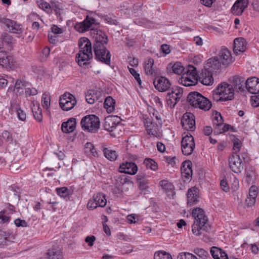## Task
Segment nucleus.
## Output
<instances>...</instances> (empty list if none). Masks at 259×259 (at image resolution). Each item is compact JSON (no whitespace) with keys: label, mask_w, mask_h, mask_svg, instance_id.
<instances>
[{"label":"nucleus","mask_w":259,"mask_h":259,"mask_svg":"<svg viewBox=\"0 0 259 259\" xmlns=\"http://www.w3.org/2000/svg\"><path fill=\"white\" fill-rule=\"evenodd\" d=\"M103 153L104 156L110 161H114L116 160L117 157V154L116 151L112 150L107 148H104Z\"/></svg>","instance_id":"nucleus-36"},{"label":"nucleus","mask_w":259,"mask_h":259,"mask_svg":"<svg viewBox=\"0 0 259 259\" xmlns=\"http://www.w3.org/2000/svg\"><path fill=\"white\" fill-rule=\"evenodd\" d=\"M198 80L204 85H211L214 81L212 73L207 69H202L201 73L198 75Z\"/></svg>","instance_id":"nucleus-19"},{"label":"nucleus","mask_w":259,"mask_h":259,"mask_svg":"<svg viewBox=\"0 0 259 259\" xmlns=\"http://www.w3.org/2000/svg\"><path fill=\"white\" fill-rule=\"evenodd\" d=\"M172 69L173 72L177 74H180L185 70V68L180 62L175 63L172 66Z\"/></svg>","instance_id":"nucleus-48"},{"label":"nucleus","mask_w":259,"mask_h":259,"mask_svg":"<svg viewBox=\"0 0 259 259\" xmlns=\"http://www.w3.org/2000/svg\"><path fill=\"white\" fill-rule=\"evenodd\" d=\"M102 19L107 23L112 25H118V22L114 18L108 15H105L102 17Z\"/></svg>","instance_id":"nucleus-51"},{"label":"nucleus","mask_w":259,"mask_h":259,"mask_svg":"<svg viewBox=\"0 0 259 259\" xmlns=\"http://www.w3.org/2000/svg\"><path fill=\"white\" fill-rule=\"evenodd\" d=\"M96 240V237L94 236H88L85 238V241L88 243L89 246H92Z\"/></svg>","instance_id":"nucleus-63"},{"label":"nucleus","mask_w":259,"mask_h":259,"mask_svg":"<svg viewBox=\"0 0 259 259\" xmlns=\"http://www.w3.org/2000/svg\"><path fill=\"white\" fill-rule=\"evenodd\" d=\"M107 204L105 195L102 193H98L94 194L93 198L89 201L87 207L89 209H94L98 207H103Z\"/></svg>","instance_id":"nucleus-10"},{"label":"nucleus","mask_w":259,"mask_h":259,"mask_svg":"<svg viewBox=\"0 0 259 259\" xmlns=\"http://www.w3.org/2000/svg\"><path fill=\"white\" fill-rule=\"evenodd\" d=\"M232 11L235 15H241L243 13V0H237L232 8Z\"/></svg>","instance_id":"nucleus-35"},{"label":"nucleus","mask_w":259,"mask_h":259,"mask_svg":"<svg viewBox=\"0 0 259 259\" xmlns=\"http://www.w3.org/2000/svg\"><path fill=\"white\" fill-rule=\"evenodd\" d=\"M259 193L258 188L252 185L249 189L247 197L245 200V208H251L253 209L255 208L256 201V198Z\"/></svg>","instance_id":"nucleus-9"},{"label":"nucleus","mask_w":259,"mask_h":259,"mask_svg":"<svg viewBox=\"0 0 259 259\" xmlns=\"http://www.w3.org/2000/svg\"><path fill=\"white\" fill-rule=\"evenodd\" d=\"M94 51L97 60L106 64H110L111 54L105 47H103V48H94Z\"/></svg>","instance_id":"nucleus-12"},{"label":"nucleus","mask_w":259,"mask_h":259,"mask_svg":"<svg viewBox=\"0 0 259 259\" xmlns=\"http://www.w3.org/2000/svg\"><path fill=\"white\" fill-rule=\"evenodd\" d=\"M250 102L252 107H257L259 106V94L252 96L250 97Z\"/></svg>","instance_id":"nucleus-54"},{"label":"nucleus","mask_w":259,"mask_h":259,"mask_svg":"<svg viewBox=\"0 0 259 259\" xmlns=\"http://www.w3.org/2000/svg\"><path fill=\"white\" fill-rule=\"evenodd\" d=\"M16 111L19 119L21 120L24 121L26 118V114L23 110L20 108H16Z\"/></svg>","instance_id":"nucleus-55"},{"label":"nucleus","mask_w":259,"mask_h":259,"mask_svg":"<svg viewBox=\"0 0 259 259\" xmlns=\"http://www.w3.org/2000/svg\"><path fill=\"white\" fill-rule=\"evenodd\" d=\"M79 41V51L78 52L93 54L92 50V44L88 39H83Z\"/></svg>","instance_id":"nucleus-31"},{"label":"nucleus","mask_w":259,"mask_h":259,"mask_svg":"<svg viewBox=\"0 0 259 259\" xmlns=\"http://www.w3.org/2000/svg\"><path fill=\"white\" fill-rule=\"evenodd\" d=\"M231 84L234 91L236 92H243V78L239 76H234L231 79Z\"/></svg>","instance_id":"nucleus-30"},{"label":"nucleus","mask_w":259,"mask_h":259,"mask_svg":"<svg viewBox=\"0 0 259 259\" xmlns=\"http://www.w3.org/2000/svg\"><path fill=\"white\" fill-rule=\"evenodd\" d=\"M182 175L184 177L189 179L192 176L191 163L190 161H185L182 163L181 167Z\"/></svg>","instance_id":"nucleus-29"},{"label":"nucleus","mask_w":259,"mask_h":259,"mask_svg":"<svg viewBox=\"0 0 259 259\" xmlns=\"http://www.w3.org/2000/svg\"><path fill=\"white\" fill-rule=\"evenodd\" d=\"M25 85V81L21 79H18L15 83V88L17 90L22 89V88Z\"/></svg>","instance_id":"nucleus-62"},{"label":"nucleus","mask_w":259,"mask_h":259,"mask_svg":"<svg viewBox=\"0 0 259 259\" xmlns=\"http://www.w3.org/2000/svg\"><path fill=\"white\" fill-rule=\"evenodd\" d=\"M219 60L224 65H228L232 62V58L230 51L225 47H222L219 55Z\"/></svg>","instance_id":"nucleus-22"},{"label":"nucleus","mask_w":259,"mask_h":259,"mask_svg":"<svg viewBox=\"0 0 259 259\" xmlns=\"http://www.w3.org/2000/svg\"><path fill=\"white\" fill-rule=\"evenodd\" d=\"M195 253L201 257L206 256L208 252L203 249L197 248L195 250Z\"/></svg>","instance_id":"nucleus-64"},{"label":"nucleus","mask_w":259,"mask_h":259,"mask_svg":"<svg viewBox=\"0 0 259 259\" xmlns=\"http://www.w3.org/2000/svg\"><path fill=\"white\" fill-rule=\"evenodd\" d=\"M154 64V60L152 58H149L146 62L145 65V71L147 75H152L153 73V66Z\"/></svg>","instance_id":"nucleus-39"},{"label":"nucleus","mask_w":259,"mask_h":259,"mask_svg":"<svg viewBox=\"0 0 259 259\" xmlns=\"http://www.w3.org/2000/svg\"><path fill=\"white\" fill-rule=\"evenodd\" d=\"M224 120L220 113L217 112L213 119V125H216L218 127L222 126L223 124Z\"/></svg>","instance_id":"nucleus-49"},{"label":"nucleus","mask_w":259,"mask_h":259,"mask_svg":"<svg viewBox=\"0 0 259 259\" xmlns=\"http://www.w3.org/2000/svg\"><path fill=\"white\" fill-rule=\"evenodd\" d=\"M138 183H139V188L142 190H146L148 188V179H146L144 181H140Z\"/></svg>","instance_id":"nucleus-61"},{"label":"nucleus","mask_w":259,"mask_h":259,"mask_svg":"<svg viewBox=\"0 0 259 259\" xmlns=\"http://www.w3.org/2000/svg\"><path fill=\"white\" fill-rule=\"evenodd\" d=\"M187 101L192 106L204 111L209 110L212 106L208 99L197 92L190 93L187 96Z\"/></svg>","instance_id":"nucleus-2"},{"label":"nucleus","mask_w":259,"mask_h":259,"mask_svg":"<svg viewBox=\"0 0 259 259\" xmlns=\"http://www.w3.org/2000/svg\"><path fill=\"white\" fill-rule=\"evenodd\" d=\"M115 117L108 116L105 118L103 123L104 128L108 132H112L117 126Z\"/></svg>","instance_id":"nucleus-27"},{"label":"nucleus","mask_w":259,"mask_h":259,"mask_svg":"<svg viewBox=\"0 0 259 259\" xmlns=\"http://www.w3.org/2000/svg\"><path fill=\"white\" fill-rule=\"evenodd\" d=\"M91 33L93 34L95 38V43L93 48H102L105 47L108 43V37L104 32L94 28L91 29Z\"/></svg>","instance_id":"nucleus-8"},{"label":"nucleus","mask_w":259,"mask_h":259,"mask_svg":"<svg viewBox=\"0 0 259 259\" xmlns=\"http://www.w3.org/2000/svg\"><path fill=\"white\" fill-rule=\"evenodd\" d=\"M195 219L193 225L192 226L193 233L196 236L202 234L204 232H208L210 227L207 223L208 219L205 214L203 209L196 208L193 210L192 212Z\"/></svg>","instance_id":"nucleus-1"},{"label":"nucleus","mask_w":259,"mask_h":259,"mask_svg":"<svg viewBox=\"0 0 259 259\" xmlns=\"http://www.w3.org/2000/svg\"><path fill=\"white\" fill-rule=\"evenodd\" d=\"M14 223H15V225L18 227H26L27 226V222L25 220H21L20 219H16L14 221Z\"/></svg>","instance_id":"nucleus-59"},{"label":"nucleus","mask_w":259,"mask_h":259,"mask_svg":"<svg viewBox=\"0 0 259 259\" xmlns=\"http://www.w3.org/2000/svg\"><path fill=\"white\" fill-rule=\"evenodd\" d=\"M154 259H172V257L168 253L165 251H158L155 253Z\"/></svg>","instance_id":"nucleus-46"},{"label":"nucleus","mask_w":259,"mask_h":259,"mask_svg":"<svg viewBox=\"0 0 259 259\" xmlns=\"http://www.w3.org/2000/svg\"><path fill=\"white\" fill-rule=\"evenodd\" d=\"M199 196L198 195L197 189L195 187H192L189 189L187 193L188 204L192 205L196 204L198 201Z\"/></svg>","instance_id":"nucleus-24"},{"label":"nucleus","mask_w":259,"mask_h":259,"mask_svg":"<svg viewBox=\"0 0 259 259\" xmlns=\"http://www.w3.org/2000/svg\"><path fill=\"white\" fill-rule=\"evenodd\" d=\"M233 52L236 55L243 52V38L238 37L234 40Z\"/></svg>","instance_id":"nucleus-33"},{"label":"nucleus","mask_w":259,"mask_h":259,"mask_svg":"<svg viewBox=\"0 0 259 259\" xmlns=\"http://www.w3.org/2000/svg\"><path fill=\"white\" fill-rule=\"evenodd\" d=\"M84 151L86 153L91 154L94 157L98 156V152L91 143L88 142L85 144L84 146Z\"/></svg>","instance_id":"nucleus-37"},{"label":"nucleus","mask_w":259,"mask_h":259,"mask_svg":"<svg viewBox=\"0 0 259 259\" xmlns=\"http://www.w3.org/2000/svg\"><path fill=\"white\" fill-rule=\"evenodd\" d=\"M93 58V54L78 52L76 55V61L81 67H88L90 63L88 62Z\"/></svg>","instance_id":"nucleus-21"},{"label":"nucleus","mask_w":259,"mask_h":259,"mask_svg":"<svg viewBox=\"0 0 259 259\" xmlns=\"http://www.w3.org/2000/svg\"><path fill=\"white\" fill-rule=\"evenodd\" d=\"M80 125L84 131L95 133L98 131L100 122L98 116L91 114L86 115L81 119Z\"/></svg>","instance_id":"nucleus-3"},{"label":"nucleus","mask_w":259,"mask_h":259,"mask_svg":"<svg viewBox=\"0 0 259 259\" xmlns=\"http://www.w3.org/2000/svg\"><path fill=\"white\" fill-rule=\"evenodd\" d=\"M13 57L5 51L0 52V65L4 67H11L12 65Z\"/></svg>","instance_id":"nucleus-25"},{"label":"nucleus","mask_w":259,"mask_h":259,"mask_svg":"<svg viewBox=\"0 0 259 259\" xmlns=\"http://www.w3.org/2000/svg\"><path fill=\"white\" fill-rule=\"evenodd\" d=\"M56 191L58 195L63 198L68 196L70 194V190L65 187L57 188Z\"/></svg>","instance_id":"nucleus-44"},{"label":"nucleus","mask_w":259,"mask_h":259,"mask_svg":"<svg viewBox=\"0 0 259 259\" xmlns=\"http://www.w3.org/2000/svg\"><path fill=\"white\" fill-rule=\"evenodd\" d=\"M210 252L214 259H229L226 252L218 247H212Z\"/></svg>","instance_id":"nucleus-26"},{"label":"nucleus","mask_w":259,"mask_h":259,"mask_svg":"<svg viewBox=\"0 0 259 259\" xmlns=\"http://www.w3.org/2000/svg\"><path fill=\"white\" fill-rule=\"evenodd\" d=\"M193 79L192 76H186V74H183L181 83L186 87L195 85V81L193 80Z\"/></svg>","instance_id":"nucleus-41"},{"label":"nucleus","mask_w":259,"mask_h":259,"mask_svg":"<svg viewBox=\"0 0 259 259\" xmlns=\"http://www.w3.org/2000/svg\"><path fill=\"white\" fill-rule=\"evenodd\" d=\"M99 23H96V20L89 16H87L85 19L80 23H77L74 28L79 32H83L87 31L93 25H97Z\"/></svg>","instance_id":"nucleus-14"},{"label":"nucleus","mask_w":259,"mask_h":259,"mask_svg":"<svg viewBox=\"0 0 259 259\" xmlns=\"http://www.w3.org/2000/svg\"><path fill=\"white\" fill-rule=\"evenodd\" d=\"M37 4L40 9L45 11L48 14L52 12L51 6L48 3L44 1V0H37Z\"/></svg>","instance_id":"nucleus-43"},{"label":"nucleus","mask_w":259,"mask_h":259,"mask_svg":"<svg viewBox=\"0 0 259 259\" xmlns=\"http://www.w3.org/2000/svg\"><path fill=\"white\" fill-rule=\"evenodd\" d=\"M5 234V233L4 232L0 231V244L2 245H8L9 240Z\"/></svg>","instance_id":"nucleus-56"},{"label":"nucleus","mask_w":259,"mask_h":259,"mask_svg":"<svg viewBox=\"0 0 259 259\" xmlns=\"http://www.w3.org/2000/svg\"><path fill=\"white\" fill-rule=\"evenodd\" d=\"M115 100L111 97H107L104 101V107L106 109L107 112L111 113L115 109Z\"/></svg>","instance_id":"nucleus-32"},{"label":"nucleus","mask_w":259,"mask_h":259,"mask_svg":"<svg viewBox=\"0 0 259 259\" xmlns=\"http://www.w3.org/2000/svg\"><path fill=\"white\" fill-rule=\"evenodd\" d=\"M127 220L128 223H136L139 221V217L137 214H132L127 216Z\"/></svg>","instance_id":"nucleus-57"},{"label":"nucleus","mask_w":259,"mask_h":259,"mask_svg":"<svg viewBox=\"0 0 259 259\" xmlns=\"http://www.w3.org/2000/svg\"><path fill=\"white\" fill-rule=\"evenodd\" d=\"M51 96L49 93H45L42 95L41 104L44 108L48 109L50 107Z\"/></svg>","instance_id":"nucleus-42"},{"label":"nucleus","mask_w":259,"mask_h":259,"mask_svg":"<svg viewBox=\"0 0 259 259\" xmlns=\"http://www.w3.org/2000/svg\"><path fill=\"white\" fill-rule=\"evenodd\" d=\"M32 111L35 119L38 122L42 120V110L38 104H33L31 107Z\"/></svg>","instance_id":"nucleus-34"},{"label":"nucleus","mask_w":259,"mask_h":259,"mask_svg":"<svg viewBox=\"0 0 259 259\" xmlns=\"http://www.w3.org/2000/svg\"><path fill=\"white\" fill-rule=\"evenodd\" d=\"M138 171V166L133 162H125L120 164L119 171L120 172L135 175Z\"/></svg>","instance_id":"nucleus-20"},{"label":"nucleus","mask_w":259,"mask_h":259,"mask_svg":"<svg viewBox=\"0 0 259 259\" xmlns=\"http://www.w3.org/2000/svg\"><path fill=\"white\" fill-rule=\"evenodd\" d=\"M130 73L133 75L135 79L137 81L138 84L141 85L142 81L140 78V74L136 71V70L132 68H129Z\"/></svg>","instance_id":"nucleus-53"},{"label":"nucleus","mask_w":259,"mask_h":259,"mask_svg":"<svg viewBox=\"0 0 259 259\" xmlns=\"http://www.w3.org/2000/svg\"><path fill=\"white\" fill-rule=\"evenodd\" d=\"M147 168L151 169L153 170H156L158 166L156 162L151 158H146L143 162Z\"/></svg>","instance_id":"nucleus-38"},{"label":"nucleus","mask_w":259,"mask_h":259,"mask_svg":"<svg viewBox=\"0 0 259 259\" xmlns=\"http://www.w3.org/2000/svg\"><path fill=\"white\" fill-rule=\"evenodd\" d=\"M241 143L235 142L234 143L233 150L234 152L229 159V165L231 170L235 173H241L243 169L242 160L237 154L241 147Z\"/></svg>","instance_id":"nucleus-4"},{"label":"nucleus","mask_w":259,"mask_h":259,"mask_svg":"<svg viewBox=\"0 0 259 259\" xmlns=\"http://www.w3.org/2000/svg\"><path fill=\"white\" fill-rule=\"evenodd\" d=\"M246 90L252 94L259 93V79L256 77L248 78L245 83Z\"/></svg>","instance_id":"nucleus-16"},{"label":"nucleus","mask_w":259,"mask_h":259,"mask_svg":"<svg viewBox=\"0 0 259 259\" xmlns=\"http://www.w3.org/2000/svg\"><path fill=\"white\" fill-rule=\"evenodd\" d=\"M76 119L70 118L66 122L62 123L61 129L64 133H69L73 132L76 127Z\"/></svg>","instance_id":"nucleus-23"},{"label":"nucleus","mask_w":259,"mask_h":259,"mask_svg":"<svg viewBox=\"0 0 259 259\" xmlns=\"http://www.w3.org/2000/svg\"><path fill=\"white\" fill-rule=\"evenodd\" d=\"M215 92L221 95V98L224 101L231 100L234 97V91L232 85L226 82L220 84Z\"/></svg>","instance_id":"nucleus-7"},{"label":"nucleus","mask_w":259,"mask_h":259,"mask_svg":"<svg viewBox=\"0 0 259 259\" xmlns=\"http://www.w3.org/2000/svg\"><path fill=\"white\" fill-rule=\"evenodd\" d=\"M122 184H119L115 186L112 189V192L113 194H116L117 196H120L122 193Z\"/></svg>","instance_id":"nucleus-58"},{"label":"nucleus","mask_w":259,"mask_h":259,"mask_svg":"<svg viewBox=\"0 0 259 259\" xmlns=\"http://www.w3.org/2000/svg\"><path fill=\"white\" fill-rule=\"evenodd\" d=\"M181 123L185 130L194 131L196 128L194 115L190 112L185 113L182 117Z\"/></svg>","instance_id":"nucleus-13"},{"label":"nucleus","mask_w":259,"mask_h":259,"mask_svg":"<svg viewBox=\"0 0 259 259\" xmlns=\"http://www.w3.org/2000/svg\"><path fill=\"white\" fill-rule=\"evenodd\" d=\"M222 63L219 60L218 56L209 59L205 65L204 69L211 72H217L221 69Z\"/></svg>","instance_id":"nucleus-18"},{"label":"nucleus","mask_w":259,"mask_h":259,"mask_svg":"<svg viewBox=\"0 0 259 259\" xmlns=\"http://www.w3.org/2000/svg\"><path fill=\"white\" fill-rule=\"evenodd\" d=\"M159 185L166 192L171 191L174 188L173 185L167 180H165L161 181L159 182Z\"/></svg>","instance_id":"nucleus-45"},{"label":"nucleus","mask_w":259,"mask_h":259,"mask_svg":"<svg viewBox=\"0 0 259 259\" xmlns=\"http://www.w3.org/2000/svg\"><path fill=\"white\" fill-rule=\"evenodd\" d=\"M4 24L8 29L9 31L11 33L21 34L23 32L24 28L22 25L18 23L14 20L7 18L5 20Z\"/></svg>","instance_id":"nucleus-17"},{"label":"nucleus","mask_w":259,"mask_h":259,"mask_svg":"<svg viewBox=\"0 0 259 259\" xmlns=\"http://www.w3.org/2000/svg\"><path fill=\"white\" fill-rule=\"evenodd\" d=\"M181 146L182 152L184 155L191 154L195 147L193 137L190 134L184 137L181 141Z\"/></svg>","instance_id":"nucleus-11"},{"label":"nucleus","mask_w":259,"mask_h":259,"mask_svg":"<svg viewBox=\"0 0 259 259\" xmlns=\"http://www.w3.org/2000/svg\"><path fill=\"white\" fill-rule=\"evenodd\" d=\"M75 97L69 93H65L60 97L59 105L64 111H69L73 108L76 104Z\"/></svg>","instance_id":"nucleus-6"},{"label":"nucleus","mask_w":259,"mask_h":259,"mask_svg":"<svg viewBox=\"0 0 259 259\" xmlns=\"http://www.w3.org/2000/svg\"><path fill=\"white\" fill-rule=\"evenodd\" d=\"M183 74H186V76H192V78H194L197 74V70L194 66L189 65L186 68H185Z\"/></svg>","instance_id":"nucleus-40"},{"label":"nucleus","mask_w":259,"mask_h":259,"mask_svg":"<svg viewBox=\"0 0 259 259\" xmlns=\"http://www.w3.org/2000/svg\"><path fill=\"white\" fill-rule=\"evenodd\" d=\"M255 175L254 172L253 170H251L249 172H246V183L249 186L250 184H253L255 183Z\"/></svg>","instance_id":"nucleus-47"},{"label":"nucleus","mask_w":259,"mask_h":259,"mask_svg":"<svg viewBox=\"0 0 259 259\" xmlns=\"http://www.w3.org/2000/svg\"><path fill=\"white\" fill-rule=\"evenodd\" d=\"M2 138L8 142L10 143L12 141V134L8 131H4L2 133Z\"/></svg>","instance_id":"nucleus-60"},{"label":"nucleus","mask_w":259,"mask_h":259,"mask_svg":"<svg viewBox=\"0 0 259 259\" xmlns=\"http://www.w3.org/2000/svg\"><path fill=\"white\" fill-rule=\"evenodd\" d=\"M177 259H198L194 254L187 252L180 253Z\"/></svg>","instance_id":"nucleus-50"},{"label":"nucleus","mask_w":259,"mask_h":259,"mask_svg":"<svg viewBox=\"0 0 259 259\" xmlns=\"http://www.w3.org/2000/svg\"><path fill=\"white\" fill-rule=\"evenodd\" d=\"M183 94V88L178 87L172 88L170 91L167 93L166 97V102L168 106L171 108H174L182 98Z\"/></svg>","instance_id":"nucleus-5"},{"label":"nucleus","mask_w":259,"mask_h":259,"mask_svg":"<svg viewBox=\"0 0 259 259\" xmlns=\"http://www.w3.org/2000/svg\"><path fill=\"white\" fill-rule=\"evenodd\" d=\"M46 257L48 259H62V252L58 247L51 248L48 250Z\"/></svg>","instance_id":"nucleus-28"},{"label":"nucleus","mask_w":259,"mask_h":259,"mask_svg":"<svg viewBox=\"0 0 259 259\" xmlns=\"http://www.w3.org/2000/svg\"><path fill=\"white\" fill-rule=\"evenodd\" d=\"M155 88L161 92L168 91L171 87L170 81L164 76L156 77L153 81Z\"/></svg>","instance_id":"nucleus-15"},{"label":"nucleus","mask_w":259,"mask_h":259,"mask_svg":"<svg viewBox=\"0 0 259 259\" xmlns=\"http://www.w3.org/2000/svg\"><path fill=\"white\" fill-rule=\"evenodd\" d=\"M1 39L4 42L8 44H11L13 41L12 36L6 32L3 33L2 34Z\"/></svg>","instance_id":"nucleus-52"}]
</instances>
